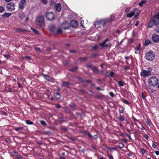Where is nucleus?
I'll use <instances>...</instances> for the list:
<instances>
[{
  "label": "nucleus",
  "instance_id": "f257e3e1",
  "mask_svg": "<svg viewBox=\"0 0 159 159\" xmlns=\"http://www.w3.org/2000/svg\"><path fill=\"white\" fill-rule=\"evenodd\" d=\"M158 16L156 15L151 19L148 23L149 27L152 28L154 25H159V17Z\"/></svg>",
  "mask_w": 159,
  "mask_h": 159
},
{
  "label": "nucleus",
  "instance_id": "f03ea898",
  "mask_svg": "<svg viewBox=\"0 0 159 159\" xmlns=\"http://www.w3.org/2000/svg\"><path fill=\"white\" fill-rule=\"evenodd\" d=\"M36 25L39 28L43 27L44 25V19L43 16H39L37 17L35 20Z\"/></svg>",
  "mask_w": 159,
  "mask_h": 159
},
{
  "label": "nucleus",
  "instance_id": "7ed1b4c3",
  "mask_svg": "<svg viewBox=\"0 0 159 159\" xmlns=\"http://www.w3.org/2000/svg\"><path fill=\"white\" fill-rule=\"evenodd\" d=\"M155 55L152 51H149L146 54V59L149 61H153L155 58Z\"/></svg>",
  "mask_w": 159,
  "mask_h": 159
},
{
  "label": "nucleus",
  "instance_id": "20e7f679",
  "mask_svg": "<svg viewBox=\"0 0 159 159\" xmlns=\"http://www.w3.org/2000/svg\"><path fill=\"white\" fill-rule=\"evenodd\" d=\"M158 83L157 79L155 77H152L148 80V83L151 85L155 86L157 85Z\"/></svg>",
  "mask_w": 159,
  "mask_h": 159
},
{
  "label": "nucleus",
  "instance_id": "39448f33",
  "mask_svg": "<svg viewBox=\"0 0 159 159\" xmlns=\"http://www.w3.org/2000/svg\"><path fill=\"white\" fill-rule=\"evenodd\" d=\"M136 11V15L134 16L135 17H136L139 14V11H137V9L136 8L134 9L131 12L128 14L127 15V16L129 18L135 15Z\"/></svg>",
  "mask_w": 159,
  "mask_h": 159
},
{
  "label": "nucleus",
  "instance_id": "423d86ee",
  "mask_svg": "<svg viewBox=\"0 0 159 159\" xmlns=\"http://www.w3.org/2000/svg\"><path fill=\"white\" fill-rule=\"evenodd\" d=\"M6 8L9 11H13L15 10V4L13 3L10 2L7 5Z\"/></svg>",
  "mask_w": 159,
  "mask_h": 159
},
{
  "label": "nucleus",
  "instance_id": "0eeeda50",
  "mask_svg": "<svg viewBox=\"0 0 159 159\" xmlns=\"http://www.w3.org/2000/svg\"><path fill=\"white\" fill-rule=\"evenodd\" d=\"M108 41L107 39H106L102 43H100L99 45L102 48L109 47L110 46V44L109 42H107Z\"/></svg>",
  "mask_w": 159,
  "mask_h": 159
},
{
  "label": "nucleus",
  "instance_id": "6e6552de",
  "mask_svg": "<svg viewBox=\"0 0 159 159\" xmlns=\"http://www.w3.org/2000/svg\"><path fill=\"white\" fill-rule=\"evenodd\" d=\"M46 18L49 20H52L54 19V16L52 12L47 13L46 14Z\"/></svg>",
  "mask_w": 159,
  "mask_h": 159
},
{
  "label": "nucleus",
  "instance_id": "1a4fd4ad",
  "mask_svg": "<svg viewBox=\"0 0 159 159\" xmlns=\"http://www.w3.org/2000/svg\"><path fill=\"white\" fill-rule=\"evenodd\" d=\"M25 2L26 0H21L19 4V8L21 10L25 8Z\"/></svg>",
  "mask_w": 159,
  "mask_h": 159
},
{
  "label": "nucleus",
  "instance_id": "9d476101",
  "mask_svg": "<svg viewBox=\"0 0 159 159\" xmlns=\"http://www.w3.org/2000/svg\"><path fill=\"white\" fill-rule=\"evenodd\" d=\"M150 72L148 70H143L141 73V75L142 76L146 77L151 75Z\"/></svg>",
  "mask_w": 159,
  "mask_h": 159
},
{
  "label": "nucleus",
  "instance_id": "9b49d317",
  "mask_svg": "<svg viewBox=\"0 0 159 159\" xmlns=\"http://www.w3.org/2000/svg\"><path fill=\"white\" fill-rule=\"evenodd\" d=\"M69 23L66 21L63 22L61 25V26L63 29H68L69 27Z\"/></svg>",
  "mask_w": 159,
  "mask_h": 159
},
{
  "label": "nucleus",
  "instance_id": "f8f14e48",
  "mask_svg": "<svg viewBox=\"0 0 159 159\" xmlns=\"http://www.w3.org/2000/svg\"><path fill=\"white\" fill-rule=\"evenodd\" d=\"M110 21V20L109 19L102 20H100L99 23L100 25L104 26L107 23H109Z\"/></svg>",
  "mask_w": 159,
  "mask_h": 159
},
{
  "label": "nucleus",
  "instance_id": "ddd939ff",
  "mask_svg": "<svg viewBox=\"0 0 159 159\" xmlns=\"http://www.w3.org/2000/svg\"><path fill=\"white\" fill-rule=\"evenodd\" d=\"M153 41L155 43L159 41V37L156 34H153L152 36Z\"/></svg>",
  "mask_w": 159,
  "mask_h": 159
},
{
  "label": "nucleus",
  "instance_id": "4468645a",
  "mask_svg": "<svg viewBox=\"0 0 159 159\" xmlns=\"http://www.w3.org/2000/svg\"><path fill=\"white\" fill-rule=\"evenodd\" d=\"M78 25V22L76 20H72L70 22V25L73 28H76Z\"/></svg>",
  "mask_w": 159,
  "mask_h": 159
},
{
  "label": "nucleus",
  "instance_id": "2eb2a0df",
  "mask_svg": "<svg viewBox=\"0 0 159 159\" xmlns=\"http://www.w3.org/2000/svg\"><path fill=\"white\" fill-rule=\"evenodd\" d=\"M141 49V46L140 43L138 44L136 47L135 48V53L136 54H139L140 53V50Z\"/></svg>",
  "mask_w": 159,
  "mask_h": 159
},
{
  "label": "nucleus",
  "instance_id": "dca6fc26",
  "mask_svg": "<svg viewBox=\"0 0 159 159\" xmlns=\"http://www.w3.org/2000/svg\"><path fill=\"white\" fill-rule=\"evenodd\" d=\"M56 10L58 12H60L61 11V7L60 4L58 3L55 5Z\"/></svg>",
  "mask_w": 159,
  "mask_h": 159
},
{
  "label": "nucleus",
  "instance_id": "f3484780",
  "mask_svg": "<svg viewBox=\"0 0 159 159\" xmlns=\"http://www.w3.org/2000/svg\"><path fill=\"white\" fill-rule=\"evenodd\" d=\"M11 15V13H6L3 14L2 15V17L3 18H6L10 16Z\"/></svg>",
  "mask_w": 159,
  "mask_h": 159
},
{
  "label": "nucleus",
  "instance_id": "a211bd4d",
  "mask_svg": "<svg viewBox=\"0 0 159 159\" xmlns=\"http://www.w3.org/2000/svg\"><path fill=\"white\" fill-rule=\"evenodd\" d=\"M43 75L45 77V79L48 81H51L52 80V78L50 77L49 76L44 75Z\"/></svg>",
  "mask_w": 159,
  "mask_h": 159
},
{
  "label": "nucleus",
  "instance_id": "6ab92c4d",
  "mask_svg": "<svg viewBox=\"0 0 159 159\" xmlns=\"http://www.w3.org/2000/svg\"><path fill=\"white\" fill-rule=\"evenodd\" d=\"M49 29L52 32H54L55 30V28L54 26L51 25L49 27Z\"/></svg>",
  "mask_w": 159,
  "mask_h": 159
},
{
  "label": "nucleus",
  "instance_id": "aec40b11",
  "mask_svg": "<svg viewBox=\"0 0 159 159\" xmlns=\"http://www.w3.org/2000/svg\"><path fill=\"white\" fill-rule=\"evenodd\" d=\"M69 85V83H68L67 82H66V81H64L63 82V86L68 87Z\"/></svg>",
  "mask_w": 159,
  "mask_h": 159
},
{
  "label": "nucleus",
  "instance_id": "412c9836",
  "mask_svg": "<svg viewBox=\"0 0 159 159\" xmlns=\"http://www.w3.org/2000/svg\"><path fill=\"white\" fill-rule=\"evenodd\" d=\"M54 96L55 97L59 99L60 98L61 95L60 93H57L55 94Z\"/></svg>",
  "mask_w": 159,
  "mask_h": 159
},
{
  "label": "nucleus",
  "instance_id": "4be33fe9",
  "mask_svg": "<svg viewBox=\"0 0 159 159\" xmlns=\"http://www.w3.org/2000/svg\"><path fill=\"white\" fill-rule=\"evenodd\" d=\"M16 30L18 32H22L25 31L24 30L22 29L21 28H16Z\"/></svg>",
  "mask_w": 159,
  "mask_h": 159
},
{
  "label": "nucleus",
  "instance_id": "5701e85b",
  "mask_svg": "<svg viewBox=\"0 0 159 159\" xmlns=\"http://www.w3.org/2000/svg\"><path fill=\"white\" fill-rule=\"evenodd\" d=\"M151 43L150 41L148 40H145L144 43V45L145 46H147L149 45Z\"/></svg>",
  "mask_w": 159,
  "mask_h": 159
},
{
  "label": "nucleus",
  "instance_id": "b1692460",
  "mask_svg": "<svg viewBox=\"0 0 159 159\" xmlns=\"http://www.w3.org/2000/svg\"><path fill=\"white\" fill-rule=\"evenodd\" d=\"M125 145L122 143H119V147L120 148H123L124 147Z\"/></svg>",
  "mask_w": 159,
  "mask_h": 159
},
{
  "label": "nucleus",
  "instance_id": "393cba45",
  "mask_svg": "<svg viewBox=\"0 0 159 159\" xmlns=\"http://www.w3.org/2000/svg\"><path fill=\"white\" fill-rule=\"evenodd\" d=\"M118 84L120 87L123 86L124 85V83L122 81H119L118 82Z\"/></svg>",
  "mask_w": 159,
  "mask_h": 159
},
{
  "label": "nucleus",
  "instance_id": "a878e982",
  "mask_svg": "<svg viewBox=\"0 0 159 159\" xmlns=\"http://www.w3.org/2000/svg\"><path fill=\"white\" fill-rule=\"evenodd\" d=\"M108 149L110 151V152H111L113 150H116V148H110V147H108Z\"/></svg>",
  "mask_w": 159,
  "mask_h": 159
},
{
  "label": "nucleus",
  "instance_id": "bb28decb",
  "mask_svg": "<svg viewBox=\"0 0 159 159\" xmlns=\"http://www.w3.org/2000/svg\"><path fill=\"white\" fill-rule=\"evenodd\" d=\"M31 29L32 31L36 34H39V32L35 29L34 28H31Z\"/></svg>",
  "mask_w": 159,
  "mask_h": 159
},
{
  "label": "nucleus",
  "instance_id": "cd10ccee",
  "mask_svg": "<svg viewBox=\"0 0 159 159\" xmlns=\"http://www.w3.org/2000/svg\"><path fill=\"white\" fill-rule=\"evenodd\" d=\"M35 51L38 52H39L41 51V49L39 48L35 47L34 48Z\"/></svg>",
  "mask_w": 159,
  "mask_h": 159
},
{
  "label": "nucleus",
  "instance_id": "c85d7f7f",
  "mask_svg": "<svg viewBox=\"0 0 159 159\" xmlns=\"http://www.w3.org/2000/svg\"><path fill=\"white\" fill-rule=\"evenodd\" d=\"M5 10V8L2 6H0V13H2Z\"/></svg>",
  "mask_w": 159,
  "mask_h": 159
},
{
  "label": "nucleus",
  "instance_id": "c756f323",
  "mask_svg": "<svg viewBox=\"0 0 159 159\" xmlns=\"http://www.w3.org/2000/svg\"><path fill=\"white\" fill-rule=\"evenodd\" d=\"M26 123L28 125H32L33 124V122L29 120H26Z\"/></svg>",
  "mask_w": 159,
  "mask_h": 159
},
{
  "label": "nucleus",
  "instance_id": "7c9ffc66",
  "mask_svg": "<svg viewBox=\"0 0 159 159\" xmlns=\"http://www.w3.org/2000/svg\"><path fill=\"white\" fill-rule=\"evenodd\" d=\"M25 17V15L24 13H21L19 15V17L21 19H22L23 18Z\"/></svg>",
  "mask_w": 159,
  "mask_h": 159
},
{
  "label": "nucleus",
  "instance_id": "2f4dec72",
  "mask_svg": "<svg viewBox=\"0 0 159 159\" xmlns=\"http://www.w3.org/2000/svg\"><path fill=\"white\" fill-rule=\"evenodd\" d=\"M62 33V30L60 28H58L57 30V34H60Z\"/></svg>",
  "mask_w": 159,
  "mask_h": 159
},
{
  "label": "nucleus",
  "instance_id": "473e14b6",
  "mask_svg": "<svg viewBox=\"0 0 159 159\" xmlns=\"http://www.w3.org/2000/svg\"><path fill=\"white\" fill-rule=\"evenodd\" d=\"M42 3L44 5H46L48 1L47 0H42Z\"/></svg>",
  "mask_w": 159,
  "mask_h": 159
},
{
  "label": "nucleus",
  "instance_id": "72a5a7b5",
  "mask_svg": "<svg viewBox=\"0 0 159 159\" xmlns=\"http://www.w3.org/2000/svg\"><path fill=\"white\" fill-rule=\"evenodd\" d=\"M40 123L42 125H44V126L46 125V122L43 120L40 121Z\"/></svg>",
  "mask_w": 159,
  "mask_h": 159
},
{
  "label": "nucleus",
  "instance_id": "f704fd0d",
  "mask_svg": "<svg viewBox=\"0 0 159 159\" xmlns=\"http://www.w3.org/2000/svg\"><path fill=\"white\" fill-rule=\"evenodd\" d=\"M122 102H124L126 104H127L128 105L129 104V102L127 101L125 99H123L122 100Z\"/></svg>",
  "mask_w": 159,
  "mask_h": 159
},
{
  "label": "nucleus",
  "instance_id": "c9c22d12",
  "mask_svg": "<svg viewBox=\"0 0 159 159\" xmlns=\"http://www.w3.org/2000/svg\"><path fill=\"white\" fill-rule=\"evenodd\" d=\"M119 120H120L122 121H124V119L123 117L121 116H120L119 117Z\"/></svg>",
  "mask_w": 159,
  "mask_h": 159
},
{
  "label": "nucleus",
  "instance_id": "e433bc0d",
  "mask_svg": "<svg viewBox=\"0 0 159 159\" xmlns=\"http://www.w3.org/2000/svg\"><path fill=\"white\" fill-rule=\"evenodd\" d=\"M3 56L7 59H8L10 58V56L9 55L4 54Z\"/></svg>",
  "mask_w": 159,
  "mask_h": 159
},
{
  "label": "nucleus",
  "instance_id": "4c0bfd02",
  "mask_svg": "<svg viewBox=\"0 0 159 159\" xmlns=\"http://www.w3.org/2000/svg\"><path fill=\"white\" fill-rule=\"evenodd\" d=\"M145 3V2L144 1H142L139 2V5L140 6H141L143 4Z\"/></svg>",
  "mask_w": 159,
  "mask_h": 159
},
{
  "label": "nucleus",
  "instance_id": "58836bf2",
  "mask_svg": "<svg viewBox=\"0 0 159 159\" xmlns=\"http://www.w3.org/2000/svg\"><path fill=\"white\" fill-rule=\"evenodd\" d=\"M25 58H26L27 59L29 60H31V57L30 56H25V57H23L22 58L24 59Z\"/></svg>",
  "mask_w": 159,
  "mask_h": 159
},
{
  "label": "nucleus",
  "instance_id": "ea45409f",
  "mask_svg": "<svg viewBox=\"0 0 159 159\" xmlns=\"http://www.w3.org/2000/svg\"><path fill=\"white\" fill-rule=\"evenodd\" d=\"M98 136L97 135H95L92 136V138L94 139H96L98 138Z\"/></svg>",
  "mask_w": 159,
  "mask_h": 159
},
{
  "label": "nucleus",
  "instance_id": "a19ab883",
  "mask_svg": "<svg viewBox=\"0 0 159 159\" xmlns=\"http://www.w3.org/2000/svg\"><path fill=\"white\" fill-rule=\"evenodd\" d=\"M107 156L110 159H114L113 157L111 155L108 154H107Z\"/></svg>",
  "mask_w": 159,
  "mask_h": 159
},
{
  "label": "nucleus",
  "instance_id": "79ce46f5",
  "mask_svg": "<svg viewBox=\"0 0 159 159\" xmlns=\"http://www.w3.org/2000/svg\"><path fill=\"white\" fill-rule=\"evenodd\" d=\"M130 8H131L130 7H127L125 10V12H128L129 11Z\"/></svg>",
  "mask_w": 159,
  "mask_h": 159
},
{
  "label": "nucleus",
  "instance_id": "37998d69",
  "mask_svg": "<svg viewBox=\"0 0 159 159\" xmlns=\"http://www.w3.org/2000/svg\"><path fill=\"white\" fill-rule=\"evenodd\" d=\"M16 157L17 158H18L19 159H22V157L21 156H20L19 155H16Z\"/></svg>",
  "mask_w": 159,
  "mask_h": 159
},
{
  "label": "nucleus",
  "instance_id": "c03bdc74",
  "mask_svg": "<svg viewBox=\"0 0 159 159\" xmlns=\"http://www.w3.org/2000/svg\"><path fill=\"white\" fill-rule=\"evenodd\" d=\"M15 130L17 131H18L20 129H23L22 127H18L15 129Z\"/></svg>",
  "mask_w": 159,
  "mask_h": 159
},
{
  "label": "nucleus",
  "instance_id": "a18cd8bd",
  "mask_svg": "<svg viewBox=\"0 0 159 159\" xmlns=\"http://www.w3.org/2000/svg\"><path fill=\"white\" fill-rule=\"evenodd\" d=\"M55 106H56V107L58 108H59L61 107V105L59 104H56Z\"/></svg>",
  "mask_w": 159,
  "mask_h": 159
},
{
  "label": "nucleus",
  "instance_id": "49530a36",
  "mask_svg": "<svg viewBox=\"0 0 159 159\" xmlns=\"http://www.w3.org/2000/svg\"><path fill=\"white\" fill-rule=\"evenodd\" d=\"M98 48V46L97 45L94 46L92 48L94 50H96Z\"/></svg>",
  "mask_w": 159,
  "mask_h": 159
},
{
  "label": "nucleus",
  "instance_id": "de8ad7c7",
  "mask_svg": "<svg viewBox=\"0 0 159 159\" xmlns=\"http://www.w3.org/2000/svg\"><path fill=\"white\" fill-rule=\"evenodd\" d=\"M93 70L95 72H97L98 71V69L96 67H94L93 68Z\"/></svg>",
  "mask_w": 159,
  "mask_h": 159
},
{
  "label": "nucleus",
  "instance_id": "09e8293b",
  "mask_svg": "<svg viewBox=\"0 0 159 159\" xmlns=\"http://www.w3.org/2000/svg\"><path fill=\"white\" fill-rule=\"evenodd\" d=\"M130 134H126V136L130 139H131Z\"/></svg>",
  "mask_w": 159,
  "mask_h": 159
},
{
  "label": "nucleus",
  "instance_id": "8fccbe9b",
  "mask_svg": "<svg viewBox=\"0 0 159 159\" xmlns=\"http://www.w3.org/2000/svg\"><path fill=\"white\" fill-rule=\"evenodd\" d=\"M141 151L142 153L144 154L145 153V150L143 148L141 149Z\"/></svg>",
  "mask_w": 159,
  "mask_h": 159
},
{
  "label": "nucleus",
  "instance_id": "3c124183",
  "mask_svg": "<svg viewBox=\"0 0 159 159\" xmlns=\"http://www.w3.org/2000/svg\"><path fill=\"white\" fill-rule=\"evenodd\" d=\"M114 73L113 72H111L110 74V75L111 76V77H113L114 75Z\"/></svg>",
  "mask_w": 159,
  "mask_h": 159
},
{
  "label": "nucleus",
  "instance_id": "603ef678",
  "mask_svg": "<svg viewBox=\"0 0 159 159\" xmlns=\"http://www.w3.org/2000/svg\"><path fill=\"white\" fill-rule=\"evenodd\" d=\"M77 68L76 67H74L72 68V69L71 70V71H74L76 70Z\"/></svg>",
  "mask_w": 159,
  "mask_h": 159
},
{
  "label": "nucleus",
  "instance_id": "864d4df0",
  "mask_svg": "<svg viewBox=\"0 0 159 159\" xmlns=\"http://www.w3.org/2000/svg\"><path fill=\"white\" fill-rule=\"evenodd\" d=\"M152 147L154 148H157V146L154 143H153L152 144Z\"/></svg>",
  "mask_w": 159,
  "mask_h": 159
},
{
  "label": "nucleus",
  "instance_id": "5fc2aeb1",
  "mask_svg": "<svg viewBox=\"0 0 159 159\" xmlns=\"http://www.w3.org/2000/svg\"><path fill=\"white\" fill-rule=\"evenodd\" d=\"M124 112V110L123 109H121L119 110V112L120 113H122Z\"/></svg>",
  "mask_w": 159,
  "mask_h": 159
},
{
  "label": "nucleus",
  "instance_id": "6e6d98bb",
  "mask_svg": "<svg viewBox=\"0 0 159 159\" xmlns=\"http://www.w3.org/2000/svg\"><path fill=\"white\" fill-rule=\"evenodd\" d=\"M155 31L157 32V33H159V28H156L155 30Z\"/></svg>",
  "mask_w": 159,
  "mask_h": 159
},
{
  "label": "nucleus",
  "instance_id": "4d7b16f0",
  "mask_svg": "<svg viewBox=\"0 0 159 159\" xmlns=\"http://www.w3.org/2000/svg\"><path fill=\"white\" fill-rule=\"evenodd\" d=\"M155 153L156 155H159V151H156L155 152Z\"/></svg>",
  "mask_w": 159,
  "mask_h": 159
},
{
  "label": "nucleus",
  "instance_id": "13d9d810",
  "mask_svg": "<svg viewBox=\"0 0 159 159\" xmlns=\"http://www.w3.org/2000/svg\"><path fill=\"white\" fill-rule=\"evenodd\" d=\"M146 121L147 123L149 125H150L151 124V123H150L149 121L148 120H147Z\"/></svg>",
  "mask_w": 159,
  "mask_h": 159
},
{
  "label": "nucleus",
  "instance_id": "bf43d9fd",
  "mask_svg": "<svg viewBox=\"0 0 159 159\" xmlns=\"http://www.w3.org/2000/svg\"><path fill=\"white\" fill-rule=\"evenodd\" d=\"M88 135L91 138H92V136L89 133L88 134Z\"/></svg>",
  "mask_w": 159,
  "mask_h": 159
},
{
  "label": "nucleus",
  "instance_id": "052dcab7",
  "mask_svg": "<svg viewBox=\"0 0 159 159\" xmlns=\"http://www.w3.org/2000/svg\"><path fill=\"white\" fill-rule=\"evenodd\" d=\"M142 98H143V99H145V96H144V94H143V93H142Z\"/></svg>",
  "mask_w": 159,
  "mask_h": 159
},
{
  "label": "nucleus",
  "instance_id": "680f3d73",
  "mask_svg": "<svg viewBox=\"0 0 159 159\" xmlns=\"http://www.w3.org/2000/svg\"><path fill=\"white\" fill-rule=\"evenodd\" d=\"M37 143L39 145H41L42 144V142L41 141H39Z\"/></svg>",
  "mask_w": 159,
  "mask_h": 159
},
{
  "label": "nucleus",
  "instance_id": "e2e57ef3",
  "mask_svg": "<svg viewBox=\"0 0 159 159\" xmlns=\"http://www.w3.org/2000/svg\"><path fill=\"white\" fill-rule=\"evenodd\" d=\"M110 95L111 96H113V93L112 92H110Z\"/></svg>",
  "mask_w": 159,
  "mask_h": 159
},
{
  "label": "nucleus",
  "instance_id": "0e129e2a",
  "mask_svg": "<svg viewBox=\"0 0 159 159\" xmlns=\"http://www.w3.org/2000/svg\"><path fill=\"white\" fill-rule=\"evenodd\" d=\"M127 131L129 132V134H131L130 130L129 129H127Z\"/></svg>",
  "mask_w": 159,
  "mask_h": 159
},
{
  "label": "nucleus",
  "instance_id": "69168bd1",
  "mask_svg": "<svg viewBox=\"0 0 159 159\" xmlns=\"http://www.w3.org/2000/svg\"><path fill=\"white\" fill-rule=\"evenodd\" d=\"M12 154H16L17 152H15V151H13L12 152Z\"/></svg>",
  "mask_w": 159,
  "mask_h": 159
},
{
  "label": "nucleus",
  "instance_id": "338daca9",
  "mask_svg": "<svg viewBox=\"0 0 159 159\" xmlns=\"http://www.w3.org/2000/svg\"><path fill=\"white\" fill-rule=\"evenodd\" d=\"M12 89L11 88H9L8 89V91L9 92H11L12 91Z\"/></svg>",
  "mask_w": 159,
  "mask_h": 159
},
{
  "label": "nucleus",
  "instance_id": "774afa93",
  "mask_svg": "<svg viewBox=\"0 0 159 159\" xmlns=\"http://www.w3.org/2000/svg\"><path fill=\"white\" fill-rule=\"evenodd\" d=\"M139 22L138 21H137L136 23L135 24V26H137L138 25H139Z\"/></svg>",
  "mask_w": 159,
  "mask_h": 159
}]
</instances>
